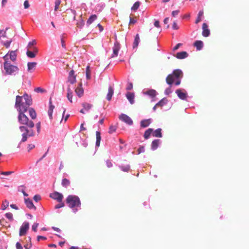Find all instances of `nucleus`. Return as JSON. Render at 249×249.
I'll list each match as a JSON object with an SVG mask.
<instances>
[{
	"label": "nucleus",
	"mask_w": 249,
	"mask_h": 249,
	"mask_svg": "<svg viewBox=\"0 0 249 249\" xmlns=\"http://www.w3.org/2000/svg\"><path fill=\"white\" fill-rule=\"evenodd\" d=\"M29 228V224L28 222H24L21 226L19 231V236H23L26 234Z\"/></svg>",
	"instance_id": "39448f33"
},
{
	"label": "nucleus",
	"mask_w": 249,
	"mask_h": 249,
	"mask_svg": "<svg viewBox=\"0 0 249 249\" xmlns=\"http://www.w3.org/2000/svg\"><path fill=\"white\" fill-rule=\"evenodd\" d=\"M127 99L129 100L131 104H133L134 103V94L132 92H127L126 95Z\"/></svg>",
	"instance_id": "a211bd4d"
},
{
	"label": "nucleus",
	"mask_w": 249,
	"mask_h": 249,
	"mask_svg": "<svg viewBox=\"0 0 249 249\" xmlns=\"http://www.w3.org/2000/svg\"><path fill=\"white\" fill-rule=\"evenodd\" d=\"M54 108V106H53L52 104V102L51 101V100L50 101V107H49V108L48 110H52V111H53V109Z\"/></svg>",
	"instance_id": "338daca9"
},
{
	"label": "nucleus",
	"mask_w": 249,
	"mask_h": 249,
	"mask_svg": "<svg viewBox=\"0 0 249 249\" xmlns=\"http://www.w3.org/2000/svg\"><path fill=\"white\" fill-rule=\"evenodd\" d=\"M50 196L52 198L56 200L59 202H61L63 198V196L62 194L57 192H54L50 194Z\"/></svg>",
	"instance_id": "20e7f679"
},
{
	"label": "nucleus",
	"mask_w": 249,
	"mask_h": 249,
	"mask_svg": "<svg viewBox=\"0 0 249 249\" xmlns=\"http://www.w3.org/2000/svg\"><path fill=\"white\" fill-rule=\"evenodd\" d=\"M167 101V100L165 98H164L160 100L157 104H156V106L161 107L166 104Z\"/></svg>",
	"instance_id": "2f4dec72"
},
{
	"label": "nucleus",
	"mask_w": 249,
	"mask_h": 249,
	"mask_svg": "<svg viewBox=\"0 0 249 249\" xmlns=\"http://www.w3.org/2000/svg\"><path fill=\"white\" fill-rule=\"evenodd\" d=\"M5 62L3 64L4 69L5 71V74L12 75L15 72H17L18 71L17 66L12 65L8 61V54H6L3 57Z\"/></svg>",
	"instance_id": "f03ea898"
},
{
	"label": "nucleus",
	"mask_w": 249,
	"mask_h": 249,
	"mask_svg": "<svg viewBox=\"0 0 249 249\" xmlns=\"http://www.w3.org/2000/svg\"><path fill=\"white\" fill-rule=\"evenodd\" d=\"M35 148V145L33 144H30L28 146V151H30L32 149Z\"/></svg>",
	"instance_id": "680f3d73"
},
{
	"label": "nucleus",
	"mask_w": 249,
	"mask_h": 249,
	"mask_svg": "<svg viewBox=\"0 0 249 249\" xmlns=\"http://www.w3.org/2000/svg\"><path fill=\"white\" fill-rule=\"evenodd\" d=\"M24 200L25 203L28 208L30 209H34L35 210H36V207L34 206L33 201L31 199L29 198H25Z\"/></svg>",
	"instance_id": "4468645a"
},
{
	"label": "nucleus",
	"mask_w": 249,
	"mask_h": 249,
	"mask_svg": "<svg viewBox=\"0 0 249 249\" xmlns=\"http://www.w3.org/2000/svg\"><path fill=\"white\" fill-rule=\"evenodd\" d=\"M11 42H12L11 40L7 41L3 43V45H4L6 48H8L10 46V45Z\"/></svg>",
	"instance_id": "8fccbe9b"
},
{
	"label": "nucleus",
	"mask_w": 249,
	"mask_h": 249,
	"mask_svg": "<svg viewBox=\"0 0 249 249\" xmlns=\"http://www.w3.org/2000/svg\"><path fill=\"white\" fill-rule=\"evenodd\" d=\"M138 150L139 153L143 152L144 151V147L143 146H141L138 149Z\"/></svg>",
	"instance_id": "774afa93"
},
{
	"label": "nucleus",
	"mask_w": 249,
	"mask_h": 249,
	"mask_svg": "<svg viewBox=\"0 0 249 249\" xmlns=\"http://www.w3.org/2000/svg\"><path fill=\"white\" fill-rule=\"evenodd\" d=\"M82 106L83 108L80 110V112L82 114H85L86 112L88 111L92 107V105L87 102H84L82 103Z\"/></svg>",
	"instance_id": "0eeeda50"
},
{
	"label": "nucleus",
	"mask_w": 249,
	"mask_h": 249,
	"mask_svg": "<svg viewBox=\"0 0 249 249\" xmlns=\"http://www.w3.org/2000/svg\"><path fill=\"white\" fill-rule=\"evenodd\" d=\"M140 39L139 34H137L135 36L134 41L133 43V48H137L138 46Z\"/></svg>",
	"instance_id": "bb28decb"
},
{
	"label": "nucleus",
	"mask_w": 249,
	"mask_h": 249,
	"mask_svg": "<svg viewBox=\"0 0 249 249\" xmlns=\"http://www.w3.org/2000/svg\"><path fill=\"white\" fill-rule=\"evenodd\" d=\"M9 206V202L7 200H5L3 201L1 205V209L2 210H5Z\"/></svg>",
	"instance_id": "e433bc0d"
},
{
	"label": "nucleus",
	"mask_w": 249,
	"mask_h": 249,
	"mask_svg": "<svg viewBox=\"0 0 249 249\" xmlns=\"http://www.w3.org/2000/svg\"><path fill=\"white\" fill-rule=\"evenodd\" d=\"M160 142V140H154L151 144V148L152 150H156L159 146V143Z\"/></svg>",
	"instance_id": "4be33fe9"
},
{
	"label": "nucleus",
	"mask_w": 249,
	"mask_h": 249,
	"mask_svg": "<svg viewBox=\"0 0 249 249\" xmlns=\"http://www.w3.org/2000/svg\"><path fill=\"white\" fill-rule=\"evenodd\" d=\"M37 65L36 62H28L27 64L28 71L31 72L32 70L35 69V68Z\"/></svg>",
	"instance_id": "6ab92c4d"
},
{
	"label": "nucleus",
	"mask_w": 249,
	"mask_h": 249,
	"mask_svg": "<svg viewBox=\"0 0 249 249\" xmlns=\"http://www.w3.org/2000/svg\"><path fill=\"white\" fill-rule=\"evenodd\" d=\"M37 240L39 241L40 239L46 240L47 238L45 236L39 235L37 237Z\"/></svg>",
	"instance_id": "69168bd1"
},
{
	"label": "nucleus",
	"mask_w": 249,
	"mask_h": 249,
	"mask_svg": "<svg viewBox=\"0 0 249 249\" xmlns=\"http://www.w3.org/2000/svg\"><path fill=\"white\" fill-rule=\"evenodd\" d=\"M153 136L155 137L161 138L162 137L161 129L158 128L154 131L152 134Z\"/></svg>",
	"instance_id": "5701e85b"
},
{
	"label": "nucleus",
	"mask_w": 249,
	"mask_h": 249,
	"mask_svg": "<svg viewBox=\"0 0 249 249\" xmlns=\"http://www.w3.org/2000/svg\"><path fill=\"white\" fill-rule=\"evenodd\" d=\"M106 164L107 167H111L112 166V163L109 160L106 161Z\"/></svg>",
	"instance_id": "e2e57ef3"
},
{
	"label": "nucleus",
	"mask_w": 249,
	"mask_h": 249,
	"mask_svg": "<svg viewBox=\"0 0 249 249\" xmlns=\"http://www.w3.org/2000/svg\"><path fill=\"white\" fill-rule=\"evenodd\" d=\"M5 216L6 218L10 220L13 219V214L11 213H8L5 214Z\"/></svg>",
	"instance_id": "a18cd8bd"
},
{
	"label": "nucleus",
	"mask_w": 249,
	"mask_h": 249,
	"mask_svg": "<svg viewBox=\"0 0 249 249\" xmlns=\"http://www.w3.org/2000/svg\"><path fill=\"white\" fill-rule=\"evenodd\" d=\"M26 54L30 58H34L36 56V54L34 53V52L30 51L29 50L27 51Z\"/></svg>",
	"instance_id": "58836bf2"
},
{
	"label": "nucleus",
	"mask_w": 249,
	"mask_h": 249,
	"mask_svg": "<svg viewBox=\"0 0 249 249\" xmlns=\"http://www.w3.org/2000/svg\"><path fill=\"white\" fill-rule=\"evenodd\" d=\"M13 173V172H12V171L2 172H1V174L4 175H11V174H12Z\"/></svg>",
	"instance_id": "4d7b16f0"
},
{
	"label": "nucleus",
	"mask_w": 249,
	"mask_h": 249,
	"mask_svg": "<svg viewBox=\"0 0 249 249\" xmlns=\"http://www.w3.org/2000/svg\"><path fill=\"white\" fill-rule=\"evenodd\" d=\"M172 28L175 30H178V27L177 25V23L176 22H173Z\"/></svg>",
	"instance_id": "13d9d810"
},
{
	"label": "nucleus",
	"mask_w": 249,
	"mask_h": 249,
	"mask_svg": "<svg viewBox=\"0 0 249 249\" xmlns=\"http://www.w3.org/2000/svg\"><path fill=\"white\" fill-rule=\"evenodd\" d=\"M64 202H63L62 201H61V202H60L59 204H57V205H56L55 206H54V208L55 209H59L60 208H62V207H63L64 206Z\"/></svg>",
	"instance_id": "79ce46f5"
},
{
	"label": "nucleus",
	"mask_w": 249,
	"mask_h": 249,
	"mask_svg": "<svg viewBox=\"0 0 249 249\" xmlns=\"http://www.w3.org/2000/svg\"><path fill=\"white\" fill-rule=\"evenodd\" d=\"M114 90L112 87L110 86L108 88V93L107 95V100L110 101L111 99L112 96L113 94Z\"/></svg>",
	"instance_id": "aec40b11"
},
{
	"label": "nucleus",
	"mask_w": 249,
	"mask_h": 249,
	"mask_svg": "<svg viewBox=\"0 0 249 249\" xmlns=\"http://www.w3.org/2000/svg\"><path fill=\"white\" fill-rule=\"evenodd\" d=\"M32 104L31 96L27 94H24L23 96H17L16 98L15 107L19 112L18 121L20 124L19 128L22 132V142H25L27 140L28 137H33L35 135V132L33 128L35 126L34 122L30 120L24 114L26 112L29 106Z\"/></svg>",
	"instance_id": "f257e3e1"
},
{
	"label": "nucleus",
	"mask_w": 249,
	"mask_h": 249,
	"mask_svg": "<svg viewBox=\"0 0 249 249\" xmlns=\"http://www.w3.org/2000/svg\"><path fill=\"white\" fill-rule=\"evenodd\" d=\"M119 119L128 125H132L133 124V121L132 119L126 114H121L119 116Z\"/></svg>",
	"instance_id": "423d86ee"
},
{
	"label": "nucleus",
	"mask_w": 249,
	"mask_h": 249,
	"mask_svg": "<svg viewBox=\"0 0 249 249\" xmlns=\"http://www.w3.org/2000/svg\"><path fill=\"white\" fill-rule=\"evenodd\" d=\"M66 201L69 207L74 209V212L77 211V208L80 207L81 205L80 200L76 196H68L66 198Z\"/></svg>",
	"instance_id": "7ed1b4c3"
},
{
	"label": "nucleus",
	"mask_w": 249,
	"mask_h": 249,
	"mask_svg": "<svg viewBox=\"0 0 249 249\" xmlns=\"http://www.w3.org/2000/svg\"><path fill=\"white\" fill-rule=\"evenodd\" d=\"M137 22V20L136 19H135V18H132L131 17H130L129 22V24L130 25L131 24H134L136 23Z\"/></svg>",
	"instance_id": "37998d69"
},
{
	"label": "nucleus",
	"mask_w": 249,
	"mask_h": 249,
	"mask_svg": "<svg viewBox=\"0 0 249 249\" xmlns=\"http://www.w3.org/2000/svg\"><path fill=\"white\" fill-rule=\"evenodd\" d=\"M153 132V129L152 128H148L147 129L144 133L143 137L145 140L148 139L152 132Z\"/></svg>",
	"instance_id": "b1692460"
},
{
	"label": "nucleus",
	"mask_w": 249,
	"mask_h": 249,
	"mask_svg": "<svg viewBox=\"0 0 249 249\" xmlns=\"http://www.w3.org/2000/svg\"><path fill=\"white\" fill-rule=\"evenodd\" d=\"M82 15L80 16L79 19L77 20L76 23V27L79 28H82L84 25V20L82 18Z\"/></svg>",
	"instance_id": "412c9836"
},
{
	"label": "nucleus",
	"mask_w": 249,
	"mask_h": 249,
	"mask_svg": "<svg viewBox=\"0 0 249 249\" xmlns=\"http://www.w3.org/2000/svg\"><path fill=\"white\" fill-rule=\"evenodd\" d=\"M24 7L25 9H27L30 7V4L28 0H26L24 2Z\"/></svg>",
	"instance_id": "09e8293b"
},
{
	"label": "nucleus",
	"mask_w": 249,
	"mask_h": 249,
	"mask_svg": "<svg viewBox=\"0 0 249 249\" xmlns=\"http://www.w3.org/2000/svg\"><path fill=\"white\" fill-rule=\"evenodd\" d=\"M29 115L32 119H35L36 117V114L35 110L33 108H30L29 109Z\"/></svg>",
	"instance_id": "cd10ccee"
},
{
	"label": "nucleus",
	"mask_w": 249,
	"mask_h": 249,
	"mask_svg": "<svg viewBox=\"0 0 249 249\" xmlns=\"http://www.w3.org/2000/svg\"><path fill=\"white\" fill-rule=\"evenodd\" d=\"M121 168L122 170L124 172H128L130 170V166L128 165L126 166H122Z\"/></svg>",
	"instance_id": "c03bdc74"
},
{
	"label": "nucleus",
	"mask_w": 249,
	"mask_h": 249,
	"mask_svg": "<svg viewBox=\"0 0 249 249\" xmlns=\"http://www.w3.org/2000/svg\"><path fill=\"white\" fill-rule=\"evenodd\" d=\"M117 127L116 125H110L109 128L108 133L109 134H112V133L115 132Z\"/></svg>",
	"instance_id": "c9c22d12"
},
{
	"label": "nucleus",
	"mask_w": 249,
	"mask_h": 249,
	"mask_svg": "<svg viewBox=\"0 0 249 249\" xmlns=\"http://www.w3.org/2000/svg\"><path fill=\"white\" fill-rule=\"evenodd\" d=\"M75 92L78 97H81L83 96L84 94V90L82 88L81 83L80 84L79 86L75 89Z\"/></svg>",
	"instance_id": "ddd939ff"
},
{
	"label": "nucleus",
	"mask_w": 249,
	"mask_h": 249,
	"mask_svg": "<svg viewBox=\"0 0 249 249\" xmlns=\"http://www.w3.org/2000/svg\"><path fill=\"white\" fill-rule=\"evenodd\" d=\"M96 145L97 146H99L100 144V141L101 140V133L99 131L96 132Z\"/></svg>",
	"instance_id": "393cba45"
},
{
	"label": "nucleus",
	"mask_w": 249,
	"mask_h": 249,
	"mask_svg": "<svg viewBox=\"0 0 249 249\" xmlns=\"http://www.w3.org/2000/svg\"><path fill=\"white\" fill-rule=\"evenodd\" d=\"M61 3L60 0H56L55 1L54 11H56L58 9L59 5Z\"/></svg>",
	"instance_id": "a19ab883"
},
{
	"label": "nucleus",
	"mask_w": 249,
	"mask_h": 249,
	"mask_svg": "<svg viewBox=\"0 0 249 249\" xmlns=\"http://www.w3.org/2000/svg\"><path fill=\"white\" fill-rule=\"evenodd\" d=\"M70 185V181L67 178H64L62 181V185L64 187H67Z\"/></svg>",
	"instance_id": "473e14b6"
},
{
	"label": "nucleus",
	"mask_w": 249,
	"mask_h": 249,
	"mask_svg": "<svg viewBox=\"0 0 249 249\" xmlns=\"http://www.w3.org/2000/svg\"><path fill=\"white\" fill-rule=\"evenodd\" d=\"M35 91L37 92H43L45 90L40 87H38V88L35 89Z\"/></svg>",
	"instance_id": "49530a36"
},
{
	"label": "nucleus",
	"mask_w": 249,
	"mask_h": 249,
	"mask_svg": "<svg viewBox=\"0 0 249 249\" xmlns=\"http://www.w3.org/2000/svg\"><path fill=\"white\" fill-rule=\"evenodd\" d=\"M53 111H52V110H48V113L49 118L51 120L53 119Z\"/></svg>",
	"instance_id": "6e6d98bb"
},
{
	"label": "nucleus",
	"mask_w": 249,
	"mask_h": 249,
	"mask_svg": "<svg viewBox=\"0 0 249 249\" xmlns=\"http://www.w3.org/2000/svg\"><path fill=\"white\" fill-rule=\"evenodd\" d=\"M203 15V12L202 11H200L198 14L197 18L195 21L196 24L198 23L201 20V17Z\"/></svg>",
	"instance_id": "72a5a7b5"
},
{
	"label": "nucleus",
	"mask_w": 249,
	"mask_h": 249,
	"mask_svg": "<svg viewBox=\"0 0 249 249\" xmlns=\"http://www.w3.org/2000/svg\"><path fill=\"white\" fill-rule=\"evenodd\" d=\"M133 88V84L131 83H129L128 85L126 87V89L128 90H131Z\"/></svg>",
	"instance_id": "052dcab7"
},
{
	"label": "nucleus",
	"mask_w": 249,
	"mask_h": 249,
	"mask_svg": "<svg viewBox=\"0 0 249 249\" xmlns=\"http://www.w3.org/2000/svg\"><path fill=\"white\" fill-rule=\"evenodd\" d=\"M68 81L71 84H73L76 81V76L74 75V71L73 70L69 72Z\"/></svg>",
	"instance_id": "1a4fd4ad"
},
{
	"label": "nucleus",
	"mask_w": 249,
	"mask_h": 249,
	"mask_svg": "<svg viewBox=\"0 0 249 249\" xmlns=\"http://www.w3.org/2000/svg\"><path fill=\"white\" fill-rule=\"evenodd\" d=\"M38 226V223H34L32 226V230L35 232L36 231L37 228Z\"/></svg>",
	"instance_id": "3c124183"
},
{
	"label": "nucleus",
	"mask_w": 249,
	"mask_h": 249,
	"mask_svg": "<svg viewBox=\"0 0 249 249\" xmlns=\"http://www.w3.org/2000/svg\"><path fill=\"white\" fill-rule=\"evenodd\" d=\"M120 49V45L119 42L116 41L114 45L113 48V54L112 57L117 56L118 54L119 51Z\"/></svg>",
	"instance_id": "6e6552de"
},
{
	"label": "nucleus",
	"mask_w": 249,
	"mask_h": 249,
	"mask_svg": "<svg viewBox=\"0 0 249 249\" xmlns=\"http://www.w3.org/2000/svg\"><path fill=\"white\" fill-rule=\"evenodd\" d=\"M36 127L37 128V131L38 133L40 132V128H41V123L40 122H38L36 124Z\"/></svg>",
	"instance_id": "603ef678"
},
{
	"label": "nucleus",
	"mask_w": 249,
	"mask_h": 249,
	"mask_svg": "<svg viewBox=\"0 0 249 249\" xmlns=\"http://www.w3.org/2000/svg\"><path fill=\"white\" fill-rule=\"evenodd\" d=\"M179 13V10L173 11L172 13V15L173 17H176V16H177L178 14Z\"/></svg>",
	"instance_id": "5fc2aeb1"
},
{
	"label": "nucleus",
	"mask_w": 249,
	"mask_h": 249,
	"mask_svg": "<svg viewBox=\"0 0 249 249\" xmlns=\"http://www.w3.org/2000/svg\"><path fill=\"white\" fill-rule=\"evenodd\" d=\"M70 11L71 13V14L73 15V19L75 20V19L76 15V11H74V10H71V9L70 10Z\"/></svg>",
	"instance_id": "864d4df0"
},
{
	"label": "nucleus",
	"mask_w": 249,
	"mask_h": 249,
	"mask_svg": "<svg viewBox=\"0 0 249 249\" xmlns=\"http://www.w3.org/2000/svg\"><path fill=\"white\" fill-rule=\"evenodd\" d=\"M172 73L175 76V78H177V79H180L183 76V72L182 71L179 69L175 70Z\"/></svg>",
	"instance_id": "f8f14e48"
},
{
	"label": "nucleus",
	"mask_w": 249,
	"mask_h": 249,
	"mask_svg": "<svg viewBox=\"0 0 249 249\" xmlns=\"http://www.w3.org/2000/svg\"><path fill=\"white\" fill-rule=\"evenodd\" d=\"M202 35L204 37H208L210 34V31L208 29V26L206 23H204L202 25Z\"/></svg>",
	"instance_id": "9d476101"
},
{
	"label": "nucleus",
	"mask_w": 249,
	"mask_h": 249,
	"mask_svg": "<svg viewBox=\"0 0 249 249\" xmlns=\"http://www.w3.org/2000/svg\"><path fill=\"white\" fill-rule=\"evenodd\" d=\"M140 5V2L139 1L136 2L131 7V10L132 11H136L139 7Z\"/></svg>",
	"instance_id": "f704fd0d"
},
{
	"label": "nucleus",
	"mask_w": 249,
	"mask_h": 249,
	"mask_svg": "<svg viewBox=\"0 0 249 249\" xmlns=\"http://www.w3.org/2000/svg\"><path fill=\"white\" fill-rule=\"evenodd\" d=\"M188 55V54L186 52L183 51L181 52L178 53L176 54V57L179 59H184L185 58H186Z\"/></svg>",
	"instance_id": "2eb2a0df"
},
{
	"label": "nucleus",
	"mask_w": 249,
	"mask_h": 249,
	"mask_svg": "<svg viewBox=\"0 0 249 249\" xmlns=\"http://www.w3.org/2000/svg\"><path fill=\"white\" fill-rule=\"evenodd\" d=\"M68 93H67V98L69 100V101L71 103L72 102V92L70 88H68Z\"/></svg>",
	"instance_id": "7c9ffc66"
},
{
	"label": "nucleus",
	"mask_w": 249,
	"mask_h": 249,
	"mask_svg": "<svg viewBox=\"0 0 249 249\" xmlns=\"http://www.w3.org/2000/svg\"><path fill=\"white\" fill-rule=\"evenodd\" d=\"M151 122L150 119L142 120L141 122V126L143 128L146 127L150 124Z\"/></svg>",
	"instance_id": "f3484780"
},
{
	"label": "nucleus",
	"mask_w": 249,
	"mask_h": 249,
	"mask_svg": "<svg viewBox=\"0 0 249 249\" xmlns=\"http://www.w3.org/2000/svg\"><path fill=\"white\" fill-rule=\"evenodd\" d=\"M177 80V78H175V76L173 75V73L169 74L166 78V83L169 85H171L173 84L174 81H175Z\"/></svg>",
	"instance_id": "9b49d317"
},
{
	"label": "nucleus",
	"mask_w": 249,
	"mask_h": 249,
	"mask_svg": "<svg viewBox=\"0 0 249 249\" xmlns=\"http://www.w3.org/2000/svg\"><path fill=\"white\" fill-rule=\"evenodd\" d=\"M154 26L157 28L160 27V22L159 20H155L154 22Z\"/></svg>",
	"instance_id": "bf43d9fd"
},
{
	"label": "nucleus",
	"mask_w": 249,
	"mask_h": 249,
	"mask_svg": "<svg viewBox=\"0 0 249 249\" xmlns=\"http://www.w3.org/2000/svg\"><path fill=\"white\" fill-rule=\"evenodd\" d=\"M176 93L177 94L178 97L182 99L185 100L187 97V94L186 93L182 92L181 90L178 89L176 91Z\"/></svg>",
	"instance_id": "dca6fc26"
},
{
	"label": "nucleus",
	"mask_w": 249,
	"mask_h": 249,
	"mask_svg": "<svg viewBox=\"0 0 249 249\" xmlns=\"http://www.w3.org/2000/svg\"><path fill=\"white\" fill-rule=\"evenodd\" d=\"M97 18V17L96 15H93L91 16L88 19L87 24L88 25H90L95 20H96Z\"/></svg>",
	"instance_id": "c85d7f7f"
},
{
	"label": "nucleus",
	"mask_w": 249,
	"mask_h": 249,
	"mask_svg": "<svg viewBox=\"0 0 249 249\" xmlns=\"http://www.w3.org/2000/svg\"><path fill=\"white\" fill-rule=\"evenodd\" d=\"M33 198L35 201L37 202L38 201L40 200L41 197L39 195H36L34 196Z\"/></svg>",
	"instance_id": "de8ad7c7"
},
{
	"label": "nucleus",
	"mask_w": 249,
	"mask_h": 249,
	"mask_svg": "<svg viewBox=\"0 0 249 249\" xmlns=\"http://www.w3.org/2000/svg\"><path fill=\"white\" fill-rule=\"evenodd\" d=\"M16 248L17 249H22V247L19 242L16 243Z\"/></svg>",
	"instance_id": "0e129e2a"
},
{
	"label": "nucleus",
	"mask_w": 249,
	"mask_h": 249,
	"mask_svg": "<svg viewBox=\"0 0 249 249\" xmlns=\"http://www.w3.org/2000/svg\"><path fill=\"white\" fill-rule=\"evenodd\" d=\"M146 94L151 97H155L156 94V91L154 89H150L146 92Z\"/></svg>",
	"instance_id": "4c0bfd02"
},
{
	"label": "nucleus",
	"mask_w": 249,
	"mask_h": 249,
	"mask_svg": "<svg viewBox=\"0 0 249 249\" xmlns=\"http://www.w3.org/2000/svg\"><path fill=\"white\" fill-rule=\"evenodd\" d=\"M10 59L14 61L16 60L17 55L15 51H11L9 54Z\"/></svg>",
	"instance_id": "c756f323"
},
{
	"label": "nucleus",
	"mask_w": 249,
	"mask_h": 249,
	"mask_svg": "<svg viewBox=\"0 0 249 249\" xmlns=\"http://www.w3.org/2000/svg\"><path fill=\"white\" fill-rule=\"evenodd\" d=\"M86 77L88 79L90 78V71L89 66H88L86 68Z\"/></svg>",
	"instance_id": "ea45409f"
},
{
	"label": "nucleus",
	"mask_w": 249,
	"mask_h": 249,
	"mask_svg": "<svg viewBox=\"0 0 249 249\" xmlns=\"http://www.w3.org/2000/svg\"><path fill=\"white\" fill-rule=\"evenodd\" d=\"M194 46L196 48L197 50H200L203 47V42L200 40L196 41L194 43Z\"/></svg>",
	"instance_id": "a878e982"
}]
</instances>
